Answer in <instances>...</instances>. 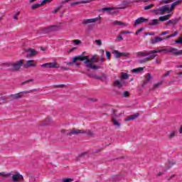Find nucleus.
<instances>
[{
    "instance_id": "obj_15",
    "label": "nucleus",
    "mask_w": 182,
    "mask_h": 182,
    "mask_svg": "<svg viewBox=\"0 0 182 182\" xmlns=\"http://www.w3.org/2000/svg\"><path fill=\"white\" fill-rule=\"evenodd\" d=\"M83 133H86V132L80 129H73L71 132H68V134L72 136V134H82Z\"/></svg>"
},
{
    "instance_id": "obj_32",
    "label": "nucleus",
    "mask_w": 182,
    "mask_h": 182,
    "mask_svg": "<svg viewBox=\"0 0 182 182\" xmlns=\"http://www.w3.org/2000/svg\"><path fill=\"white\" fill-rule=\"evenodd\" d=\"M121 79H124V80L129 79V74L126 73H122Z\"/></svg>"
},
{
    "instance_id": "obj_33",
    "label": "nucleus",
    "mask_w": 182,
    "mask_h": 182,
    "mask_svg": "<svg viewBox=\"0 0 182 182\" xmlns=\"http://www.w3.org/2000/svg\"><path fill=\"white\" fill-rule=\"evenodd\" d=\"M47 29L50 31H56L58 29V26H51Z\"/></svg>"
},
{
    "instance_id": "obj_29",
    "label": "nucleus",
    "mask_w": 182,
    "mask_h": 182,
    "mask_svg": "<svg viewBox=\"0 0 182 182\" xmlns=\"http://www.w3.org/2000/svg\"><path fill=\"white\" fill-rule=\"evenodd\" d=\"M178 23V19L174 18L168 21V25H177Z\"/></svg>"
},
{
    "instance_id": "obj_55",
    "label": "nucleus",
    "mask_w": 182,
    "mask_h": 182,
    "mask_svg": "<svg viewBox=\"0 0 182 182\" xmlns=\"http://www.w3.org/2000/svg\"><path fill=\"white\" fill-rule=\"evenodd\" d=\"M90 102H97V99L96 98H90Z\"/></svg>"
},
{
    "instance_id": "obj_28",
    "label": "nucleus",
    "mask_w": 182,
    "mask_h": 182,
    "mask_svg": "<svg viewBox=\"0 0 182 182\" xmlns=\"http://www.w3.org/2000/svg\"><path fill=\"white\" fill-rule=\"evenodd\" d=\"M151 79H153V76L151 75V74L148 73L146 75V80L144 82V85H147L149 83V81L151 80Z\"/></svg>"
},
{
    "instance_id": "obj_54",
    "label": "nucleus",
    "mask_w": 182,
    "mask_h": 182,
    "mask_svg": "<svg viewBox=\"0 0 182 182\" xmlns=\"http://www.w3.org/2000/svg\"><path fill=\"white\" fill-rule=\"evenodd\" d=\"M127 33H132V32L128 31H122V35H124V34H127Z\"/></svg>"
},
{
    "instance_id": "obj_62",
    "label": "nucleus",
    "mask_w": 182,
    "mask_h": 182,
    "mask_svg": "<svg viewBox=\"0 0 182 182\" xmlns=\"http://www.w3.org/2000/svg\"><path fill=\"white\" fill-rule=\"evenodd\" d=\"M80 65V64H79V63H76V64H75V66H76L77 68H79Z\"/></svg>"
},
{
    "instance_id": "obj_12",
    "label": "nucleus",
    "mask_w": 182,
    "mask_h": 182,
    "mask_svg": "<svg viewBox=\"0 0 182 182\" xmlns=\"http://www.w3.org/2000/svg\"><path fill=\"white\" fill-rule=\"evenodd\" d=\"M36 64L35 63V61L33 60H28L26 62V64L24 65V68H36Z\"/></svg>"
},
{
    "instance_id": "obj_44",
    "label": "nucleus",
    "mask_w": 182,
    "mask_h": 182,
    "mask_svg": "<svg viewBox=\"0 0 182 182\" xmlns=\"http://www.w3.org/2000/svg\"><path fill=\"white\" fill-rule=\"evenodd\" d=\"M177 35H178V31H176L174 32V33L171 34V36L172 38H174L175 36H177Z\"/></svg>"
},
{
    "instance_id": "obj_22",
    "label": "nucleus",
    "mask_w": 182,
    "mask_h": 182,
    "mask_svg": "<svg viewBox=\"0 0 182 182\" xmlns=\"http://www.w3.org/2000/svg\"><path fill=\"white\" fill-rule=\"evenodd\" d=\"M139 116H140V114H139L130 115L125 119V122H130V120H136V119H137Z\"/></svg>"
},
{
    "instance_id": "obj_19",
    "label": "nucleus",
    "mask_w": 182,
    "mask_h": 182,
    "mask_svg": "<svg viewBox=\"0 0 182 182\" xmlns=\"http://www.w3.org/2000/svg\"><path fill=\"white\" fill-rule=\"evenodd\" d=\"M53 123V121L52 120V118L48 117L42 122V126H50Z\"/></svg>"
},
{
    "instance_id": "obj_14",
    "label": "nucleus",
    "mask_w": 182,
    "mask_h": 182,
    "mask_svg": "<svg viewBox=\"0 0 182 182\" xmlns=\"http://www.w3.org/2000/svg\"><path fill=\"white\" fill-rule=\"evenodd\" d=\"M114 85L115 86H117V87H123V86L127 85L126 82H124V80H121V81L120 80H115L114 82Z\"/></svg>"
},
{
    "instance_id": "obj_17",
    "label": "nucleus",
    "mask_w": 182,
    "mask_h": 182,
    "mask_svg": "<svg viewBox=\"0 0 182 182\" xmlns=\"http://www.w3.org/2000/svg\"><path fill=\"white\" fill-rule=\"evenodd\" d=\"M126 8H129V1H123L119 6L115 7V9H126Z\"/></svg>"
},
{
    "instance_id": "obj_58",
    "label": "nucleus",
    "mask_w": 182,
    "mask_h": 182,
    "mask_svg": "<svg viewBox=\"0 0 182 182\" xmlns=\"http://www.w3.org/2000/svg\"><path fill=\"white\" fill-rule=\"evenodd\" d=\"M61 69H63V70H68V68L65 67H61Z\"/></svg>"
},
{
    "instance_id": "obj_48",
    "label": "nucleus",
    "mask_w": 182,
    "mask_h": 182,
    "mask_svg": "<svg viewBox=\"0 0 182 182\" xmlns=\"http://www.w3.org/2000/svg\"><path fill=\"white\" fill-rule=\"evenodd\" d=\"M59 9H60V6L57 7L55 10H53V14H56V12H58V11H59Z\"/></svg>"
},
{
    "instance_id": "obj_4",
    "label": "nucleus",
    "mask_w": 182,
    "mask_h": 182,
    "mask_svg": "<svg viewBox=\"0 0 182 182\" xmlns=\"http://www.w3.org/2000/svg\"><path fill=\"white\" fill-rule=\"evenodd\" d=\"M41 68H46V69H53V68H58L59 67L56 66V62L53 63H47L43 65H41Z\"/></svg>"
},
{
    "instance_id": "obj_2",
    "label": "nucleus",
    "mask_w": 182,
    "mask_h": 182,
    "mask_svg": "<svg viewBox=\"0 0 182 182\" xmlns=\"http://www.w3.org/2000/svg\"><path fill=\"white\" fill-rule=\"evenodd\" d=\"M23 63V60H20L16 63H10L9 66L12 68L13 70H19V69L22 68Z\"/></svg>"
},
{
    "instance_id": "obj_9",
    "label": "nucleus",
    "mask_w": 182,
    "mask_h": 182,
    "mask_svg": "<svg viewBox=\"0 0 182 182\" xmlns=\"http://www.w3.org/2000/svg\"><path fill=\"white\" fill-rule=\"evenodd\" d=\"M129 53H120L117 50L114 51V56L117 59L118 58L122 57V58H129Z\"/></svg>"
},
{
    "instance_id": "obj_23",
    "label": "nucleus",
    "mask_w": 182,
    "mask_h": 182,
    "mask_svg": "<svg viewBox=\"0 0 182 182\" xmlns=\"http://www.w3.org/2000/svg\"><path fill=\"white\" fill-rule=\"evenodd\" d=\"M159 19H152L150 22H149L148 25L150 26H156L159 25Z\"/></svg>"
},
{
    "instance_id": "obj_3",
    "label": "nucleus",
    "mask_w": 182,
    "mask_h": 182,
    "mask_svg": "<svg viewBox=\"0 0 182 182\" xmlns=\"http://www.w3.org/2000/svg\"><path fill=\"white\" fill-rule=\"evenodd\" d=\"M161 50H150V51H139L136 53L137 56H147L149 55H153L154 53H160Z\"/></svg>"
},
{
    "instance_id": "obj_61",
    "label": "nucleus",
    "mask_w": 182,
    "mask_h": 182,
    "mask_svg": "<svg viewBox=\"0 0 182 182\" xmlns=\"http://www.w3.org/2000/svg\"><path fill=\"white\" fill-rule=\"evenodd\" d=\"M150 36H154V33H149Z\"/></svg>"
},
{
    "instance_id": "obj_18",
    "label": "nucleus",
    "mask_w": 182,
    "mask_h": 182,
    "mask_svg": "<svg viewBox=\"0 0 182 182\" xmlns=\"http://www.w3.org/2000/svg\"><path fill=\"white\" fill-rule=\"evenodd\" d=\"M33 90H31L29 91H23L21 92H19L18 94L14 95V99H21V97H22V93H25V94L32 93V92H33Z\"/></svg>"
},
{
    "instance_id": "obj_41",
    "label": "nucleus",
    "mask_w": 182,
    "mask_h": 182,
    "mask_svg": "<svg viewBox=\"0 0 182 182\" xmlns=\"http://www.w3.org/2000/svg\"><path fill=\"white\" fill-rule=\"evenodd\" d=\"M95 43H97V46H102V40H96Z\"/></svg>"
},
{
    "instance_id": "obj_57",
    "label": "nucleus",
    "mask_w": 182,
    "mask_h": 182,
    "mask_svg": "<svg viewBox=\"0 0 182 182\" xmlns=\"http://www.w3.org/2000/svg\"><path fill=\"white\" fill-rule=\"evenodd\" d=\"M68 2H69V0H64V1H63V4H66Z\"/></svg>"
},
{
    "instance_id": "obj_43",
    "label": "nucleus",
    "mask_w": 182,
    "mask_h": 182,
    "mask_svg": "<svg viewBox=\"0 0 182 182\" xmlns=\"http://www.w3.org/2000/svg\"><path fill=\"white\" fill-rule=\"evenodd\" d=\"M110 52H109V51H106V56H107V59L108 60H110Z\"/></svg>"
},
{
    "instance_id": "obj_13",
    "label": "nucleus",
    "mask_w": 182,
    "mask_h": 182,
    "mask_svg": "<svg viewBox=\"0 0 182 182\" xmlns=\"http://www.w3.org/2000/svg\"><path fill=\"white\" fill-rule=\"evenodd\" d=\"M112 25L114 26H124L125 28L129 26V23H123V22L117 21V20L114 21L112 22Z\"/></svg>"
},
{
    "instance_id": "obj_25",
    "label": "nucleus",
    "mask_w": 182,
    "mask_h": 182,
    "mask_svg": "<svg viewBox=\"0 0 182 182\" xmlns=\"http://www.w3.org/2000/svg\"><path fill=\"white\" fill-rule=\"evenodd\" d=\"M170 16H171V14L160 16L159 21H160L161 22H164V21H168V18H170Z\"/></svg>"
},
{
    "instance_id": "obj_8",
    "label": "nucleus",
    "mask_w": 182,
    "mask_h": 182,
    "mask_svg": "<svg viewBox=\"0 0 182 182\" xmlns=\"http://www.w3.org/2000/svg\"><path fill=\"white\" fill-rule=\"evenodd\" d=\"M157 50H161L160 52H167L168 53H173L174 55H180L178 51H177V48L162 49Z\"/></svg>"
},
{
    "instance_id": "obj_7",
    "label": "nucleus",
    "mask_w": 182,
    "mask_h": 182,
    "mask_svg": "<svg viewBox=\"0 0 182 182\" xmlns=\"http://www.w3.org/2000/svg\"><path fill=\"white\" fill-rule=\"evenodd\" d=\"M119 116H122V114H117L116 111H114L112 114V122L113 124H114V126H117V127H120V123H119V122H117V120H116L114 117H119Z\"/></svg>"
},
{
    "instance_id": "obj_30",
    "label": "nucleus",
    "mask_w": 182,
    "mask_h": 182,
    "mask_svg": "<svg viewBox=\"0 0 182 182\" xmlns=\"http://www.w3.org/2000/svg\"><path fill=\"white\" fill-rule=\"evenodd\" d=\"M151 12H152V14H154V15H161V11L160 8L152 9Z\"/></svg>"
},
{
    "instance_id": "obj_27",
    "label": "nucleus",
    "mask_w": 182,
    "mask_h": 182,
    "mask_svg": "<svg viewBox=\"0 0 182 182\" xmlns=\"http://www.w3.org/2000/svg\"><path fill=\"white\" fill-rule=\"evenodd\" d=\"M143 70H144V68L139 67V68L132 70V72L133 73H140L143 72Z\"/></svg>"
},
{
    "instance_id": "obj_50",
    "label": "nucleus",
    "mask_w": 182,
    "mask_h": 182,
    "mask_svg": "<svg viewBox=\"0 0 182 182\" xmlns=\"http://www.w3.org/2000/svg\"><path fill=\"white\" fill-rule=\"evenodd\" d=\"M73 42L75 45H79L80 43V41L79 40H74Z\"/></svg>"
},
{
    "instance_id": "obj_56",
    "label": "nucleus",
    "mask_w": 182,
    "mask_h": 182,
    "mask_svg": "<svg viewBox=\"0 0 182 182\" xmlns=\"http://www.w3.org/2000/svg\"><path fill=\"white\" fill-rule=\"evenodd\" d=\"M155 63H156V65H160V61L157 60V58L155 59Z\"/></svg>"
},
{
    "instance_id": "obj_42",
    "label": "nucleus",
    "mask_w": 182,
    "mask_h": 182,
    "mask_svg": "<svg viewBox=\"0 0 182 182\" xmlns=\"http://www.w3.org/2000/svg\"><path fill=\"white\" fill-rule=\"evenodd\" d=\"M160 86H161V82H158L156 84H154L153 89L160 87Z\"/></svg>"
},
{
    "instance_id": "obj_60",
    "label": "nucleus",
    "mask_w": 182,
    "mask_h": 182,
    "mask_svg": "<svg viewBox=\"0 0 182 182\" xmlns=\"http://www.w3.org/2000/svg\"><path fill=\"white\" fill-rule=\"evenodd\" d=\"M170 38H172V37H171V35L168 36L166 38V39H170Z\"/></svg>"
},
{
    "instance_id": "obj_31",
    "label": "nucleus",
    "mask_w": 182,
    "mask_h": 182,
    "mask_svg": "<svg viewBox=\"0 0 182 182\" xmlns=\"http://www.w3.org/2000/svg\"><path fill=\"white\" fill-rule=\"evenodd\" d=\"M115 7H105V8H102L101 9V11H102V12H105V11H114Z\"/></svg>"
},
{
    "instance_id": "obj_51",
    "label": "nucleus",
    "mask_w": 182,
    "mask_h": 182,
    "mask_svg": "<svg viewBox=\"0 0 182 182\" xmlns=\"http://www.w3.org/2000/svg\"><path fill=\"white\" fill-rule=\"evenodd\" d=\"M114 14H117V11L112 10V11L109 12V15H114Z\"/></svg>"
},
{
    "instance_id": "obj_5",
    "label": "nucleus",
    "mask_w": 182,
    "mask_h": 182,
    "mask_svg": "<svg viewBox=\"0 0 182 182\" xmlns=\"http://www.w3.org/2000/svg\"><path fill=\"white\" fill-rule=\"evenodd\" d=\"M147 21H149V18H145L144 17H139L135 20L134 27L136 28V26H139V25H141V23H144V22H147Z\"/></svg>"
},
{
    "instance_id": "obj_36",
    "label": "nucleus",
    "mask_w": 182,
    "mask_h": 182,
    "mask_svg": "<svg viewBox=\"0 0 182 182\" xmlns=\"http://www.w3.org/2000/svg\"><path fill=\"white\" fill-rule=\"evenodd\" d=\"M175 43H178V44H179V45H182V34H181V36L178 38V39L175 41Z\"/></svg>"
},
{
    "instance_id": "obj_52",
    "label": "nucleus",
    "mask_w": 182,
    "mask_h": 182,
    "mask_svg": "<svg viewBox=\"0 0 182 182\" xmlns=\"http://www.w3.org/2000/svg\"><path fill=\"white\" fill-rule=\"evenodd\" d=\"M170 73H171V70L167 71L165 74L164 76H169Z\"/></svg>"
},
{
    "instance_id": "obj_39",
    "label": "nucleus",
    "mask_w": 182,
    "mask_h": 182,
    "mask_svg": "<svg viewBox=\"0 0 182 182\" xmlns=\"http://www.w3.org/2000/svg\"><path fill=\"white\" fill-rule=\"evenodd\" d=\"M143 31H144V28L143 27H141L140 29L137 30L136 32L135 33V35H139L140 33V32H143Z\"/></svg>"
},
{
    "instance_id": "obj_1",
    "label": "nucleus",
    "mask_w": 182,
    "mask_h": 182,
    "mask_svg": "<svg viewBox=\"0 0 182 182\" xmlns=\"http://www.w3.org/2000/svg\"><path fill=\"white\" fill-rule=\"evenodd\" d=\"M77 60H80V62L84 61V65L85 68H87V69H92L93 70H97V69H100V67L94 65L93 62H98L99 58H96L95 55L92 56L91 59L89 60V57L86 55H77L73 58V63H76Z\"/></svg>"
},
{
    "instance_id": "obj_16",
    "label": "nucleus",
    "mask_w": 182,
    "mask_h": 182,
    "mask_svg": "<svg viewBox=\"0 0 182 182\" xmlns=\"http://www.w3.org/2000/svg\"><path fill=\"white\" fill-rule=\"evenodd\" d=\"M50 1L52 0H43V2H41V4H36L33 5L31 6V9H38V8H41L42 5H43L44 4H46V2H50Z\"/></svg>"
},
{
    "instance_id": "obj_20",
    "label": "nucleus",
    "mask_w": 182,
    "mask_h": 182,
    "mask_svg": "<svg viewBox=\"0 0 182 182\" xmlns=\"http://www.w3.org/2000/svg\"><path fill=\"white\" fill-rule=\"evenodd\" d=\"M161 9V14L163 15L164 12H166V14H170V9H168V5H165L160 8Z\"/></svg>"
},
{
    "instance_id": "obj_10",
    "label": "nucleus",
    "mask_w": 182,
    "mask_h": 182,
    "mask_svg": "<svg viewBox=\"0 0 182 182\" xmlns=\"http://www.w3.org/2000/svg\"><path fill=\"white\" fill-rule=\"evenodd\" d=\"M99 21V17H96L94 18H88L84 19L82 21L83 25H87V23H95V22H97Z\"/></svg>"
},
{
    "instance_id": "obj_53",
    "label": "nucleus",
    "mask_w": 182,
    "mask_h": 182,
    "mask_svg": "<svg viewBox=\"0 0 182 182\" xmlns=\"http://www.w3.org/2000/svg\"><path fill=\"white\" fill-rule=\"evenodd\" d=\"M173 0H165L163 1L164 4H169V2H172Z\"/></svg>"
},
{
    "instance_id": "obj_37",
    "label": "nucleus",
    "mask_w": 182,
    "mask_h": 182,
    "mask_svg": "<svg viewBox=\"0 0 182 182\" xmlns=\"http://www.w3.org/2000/svg\"><path fill=\"white\" fill-rule=\"evenodd\" d=\"M130 95V93L128 92V91H124L123 93H122V96L124 97H128V96Z\"/></svg>"
},
{
    "instance_id": "obj_46",
    "label": "nucleus",
    "mask_w": 182,
    "mask_h": 182,
    "mask_svg": "<svg viewBox=\"0 0 182 182\" xmlns=\"http://www.w3.org/2000/svg\"><path fill=\"white\" fill-rule=\"evenodd\" d=\"M168 33H170V31H164L162 33L159 35V36H164V35H167Z\"/></svg>"
},
{
    "instance_id": "obj_24",
    "label": "nucleus",
    "mask_w": 182,
    "mask_h": 182,
    "mask_svg": "<svg viewBox=\"0 0 182 182\" xmlns=\"http://www.w3.org/2000/svg\"><path fill=\"white\" fill-rule=\"evenodd\" d=\"M162 41H164V38H161L159 37H155L154 39L151 40V43L153 45H156V43H159V42H161Z\"/></svg>"
},
{
    "instance_id": "obj_11",
    "label": "nucleus",
    "mask_w": 182,
    "mask_h": 182,
    "mask_svg": "<svg viewBox=\"0 0 182 182\" xmlns=\"http://www.w3.org/2000/svg\"><path fill=\"white\" fill-rule=\"evenodd\" d=\"M157 55L156 54H151L149 57H146L145 58H143L141 60H139V63H146V62H149V60H151L152 59H154Z\"/></svg>"
},
{
    "instance_id": "obj_45",
    "label": "nucleus",
    "mask_w": 182,
    "mask_h": 182,
    "mask_svg": "<svg viewBox=\"0 0 182 182\" xmlns=\"http://www.w3.org/2000/svg\"><path fill=\"white\" fill-rule=\"evenodd\" d=\"M29 82H33V79H30L26 80V82H23L22 85H26V83H29Z\"/></svg>"
},
{
    "instance_id": "obj_64",
    "label": "nucleus",
    "mask_w": 182,
    "mask_h": 182,
    "mask_svg": "<svg viewBox=\"0 0 182 182\" xmlns=\"http://www.w3.org/2000/svg\"><path fill=\"white\" fill-rule=\"evenodd\" d=\"M67 65H68L69 66H71L72 63H68Z\"/></svg>"
},
{
    "instance_id": "obj_21",
    "label": "nucleus",
    "mask_w": 182,
    "mask_h": 182,
    "mask_svg": "<svg viewBox=\"0 0 182 182\" xmlns=\"http://www.w3.org/2000/svg\"><path fill=\"white\" fill-rule=\"evenodd\" d=\"M182 2V0H178L171 4V8L169 9L170 12L174 9V6H177L178 5H181Z\"/></svg>"
},
{
    "instance_id": "obj_40",
    "label": "nucleus",
    "mask_w": 182,
    "mask_h": 182,
    "mask_svg": "<svg viewBox=\"0 0 182 182\" xmlns=\"http://www.w3.org/2000/svg\"><path fill=\"white\" fill-rule=\"evenodd\" d=\"M19 14H21V11H17L16 13V15L14 16V19H15L16 21H18V16Z\"/></svg>"
},
{
    "instance_id": "obj_26",
    "label": "nucleus",
    "mask_w": 182,
    "mask_h": 182,
    "mask_svg": "<svg viewBox=\"0 0 182 182\" xmlns=\"http://www.w3.org/2000/svg\"><path fill=\"white\" fill-rule=\"evenodd\" d=\"M87 3H89V1H75L71 3L70 5V6H77V5H79V4H87Z\"/></svg>"
},
{
    "instance_id": "obj_59",
    "label": "nucleus",
    "mask_w": 182,
    "mask_h": 182,
    "mask_svg": "<svg viewBox=\"0 0 182 182\" xmlns=\"http://www.w3.org/2000/svg\"><path fill=\"white\" fill-rule=\"evenodd\" d=\"M179 133H182V125L181 126V127H180V129H179Z\"/></svg>"
},
{
    "instance_id": "obj_38",
    "label": "nucleus",
    "mask_w": 182,
    "mask_h": 182,
    "mask_svg": "<svg viewBox=\"0 0 182 182\" xmlns=\"http://www.w3.org/2000/svg\"><path fill=\"white\" fill-rule=\"evenodd\" d=\"M174 136H176V132H171L170 133V134L168 135V139H173V137H174Z\"/></svg>"
},
{
    "instance_id": "obj_49",
    "label": "nucleus",
    "mask_w": 182,
    "mask_h": 182,
    "mask_svg": "<svg viewBox=\"0 0 182 182\" xmlns=\"http://www.w3.org/2000/svg\"><path fill=\"white\" fill-rule=\"evenodd\" d=\"M117 38L118 39V41H123V37L122 36V34H119Z\"/></svg>"
},
{
    "instance_id": "obj_35",
    "label": "nucleus",
    "mask_w": 182,
    "mask_h": 182,
    "mask_svg": "<svg viewBox=\"0 0 182 182\" xmlns=\"http://www.w3.org/2000/svg\"><path fill=\"white\" fill-rule=\"evenodd\" d=\"M153 6H154V4H149L148 6H144V10L148 11V9H151V8H153Z\"/></svg>"
},
{
    "instance_id": "obj_6",
    "label": "nucleus",
    "mask_w": 182,
    "mask_h": 182,
    "mask_svg": "<svg viewBox=\"0 0 182 182\" xmlns=\"http://www.w3.org/2000/svg\"><path fill=\"white\" fill-rule=\"evenodd\" d=\"M25 52L27 53L26 58H31V56H36V55H38V52L32 48L26 49Z\"/></svg>"
},
{
    "instance_id": "obj_34",
    "label": "nucleus",
    "mask_w": 182,
    "mask_h": 182,
    "mask_svg": "<svg viewBox=\"0 0 182 182\" xmlns=\"http://www.w3.org/2000/svg\"><path fill=\"white\" fill-rule=\"evenodd\" d=\"M12 175V173H6L5 172H0V176H1L2 177H8V176H11Z\"/></svg>"
},
{
    "instance_id": "obj_47",
    "label": "nucleus",
    "mask_w": 182,
    "mask_h": 182,
    "mask_svg": "<svg viewBox=\"0 0 182 182\" xmlns=\"http://www.w3.org/2000/svg\"><path fill=\"white\" fill-rule=\"evenodd\" d=\"M73 181V179L72 178H65L63 181V182H71Z\"/></svg>"
},
{
    "instance_id": "obj_63",
    "label": "nucleus",
    "mask_w": 182,
    "mask_h": 182,
    "mask_svg": "<svg viewBox=\"0 0 182 182\" xmlns=\"http://www.w3.org/2000/svg\"><path fill=\"white\" fill-rule=\"evenodd\" d=\"M179 55H182V50L178 51Z\"/></svg>"
}]
</instances>
